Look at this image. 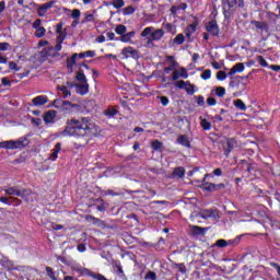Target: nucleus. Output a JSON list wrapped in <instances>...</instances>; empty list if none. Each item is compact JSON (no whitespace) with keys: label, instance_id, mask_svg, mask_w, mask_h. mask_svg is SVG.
<instances>
[{"label":"nucleus","instance_id":"nucleus-1","mask_svg":"<svg viewBox=\"0 0 280 280\" xmlns=\"http://www.w3.org/2000/svg\"><path fill=\"white\" fill-rule=\"evenodd\" d=\"M95 130V122L91 117L70 118L66 121L63 135L81 139L82 137H91Z\"/></svg>","mask_w":280,"mask_h":280},{"label":"nucleus","instance_id":"nucleus-2","mask_svg":"<svg viewBox=\"0 0 280 280\" xmlns=\"http://www.w3.org/2000/svg\"><path fill=\"white\" fill-rule=\"evenodd\" d=\"M0 148H4L5 150H23V148H27V138L21 137L19 140L0 142Z\"/></svg>","mask_w":280,"mask_h":280},{"label":"nucleus","instance_id":"nucleus-3","mask_svg":"<svg viewBox=\"0 0 280 280\" xmlns=\"http://www.w3.org/2000/svg\"><path fill=\"white\" fill-rule=\"evenodd\" d=\"M150 35L152 37V40H161V38L165 36V31H163V28H158L154 31L153 26H148L140 34L142 38H145Z\"/></svg>","mask_w":280,"mask_h":280},{"label":"nucleus","instance_id":"nucleus-4","mask_svg":"<svg viewBox=\"0 0 280 280\" xmlns=\"http://www.w3.org/2000/svg\"><path fill=\"white\" fill-rule=\"evenodd\" d=\"M207 178H209V174H206L202 178V180L200 182V189H202L203 191H220V189H224V187H226L224 184H213V183H209L207 182Z\"/></svg>","mask_w":280,"mask_h":280},{"label":"nucleus","instance_id":"nucleus-5","mask_svg":"<svg viewBox=\"0 0 280 280\" xmlns=\"http://www.w3.org/2000/svg\"><path fill=\"white\" fill-rule=\"evenodd\" d=\"M230 83H229V86H231V89H240V86H242L241 89V92H237L236 95H242V91H244V89H246V85L244 83H242V81L240 80H246V77H233V75H230Z\"/></svg>","mask_w":280,"mask_h":280},{"label":"nucleus","instance_id":"nucleus-6","mask_svg":"<svg viewBox=\"0 0 280 280\" xmlns=\"http://www.w3.org/2000/svg\"><path fill=\"white\" fill-rule=\"evenodd\" d=\"M121 56H124L125 59L132 58L133 60L141 58L139 50L135 49L132 46L125 47L121 50Z\"/></svg>","mask_w":280,"mask_h":280},{"label":"nucleus","instance_id":"nucleus-7","mask_svg":"<svg viewBox=\"0 0 280 280\" xmlns=\"http://www.w3.org/2000/svg\"><path fill=\"white\" fill-rule=\"evenodd\" d=\"M235 145H237V139L225 138V143L223 144L224 155L229 158V154L235 150Z\"/></svg>","mask_w":280,"mask_h":280},{"label":"nucleus","instance_id":"nucleus-8","mask_svg":"<svg viewBox=\"0 0 280 280\" xmlns=\"http://www.w3.org/2000/svg\"><path fill=\"white\" fill-rule=\"evenodd\" d=\"M206 31L208 34H211V36H220V26L218 25V21L212 20L208 22L206 25Z\"/></svg>","mask_w":280,"mask_h":280},{"label":"nucleus","instance_id":"nucleus-9","mask_svg":"<svg viewBox=\"0 0 280 280\" xmlns=\"http://www.w3.org/2000/svg\"><path fill=\"white\" fill-rule=\"evenodd\" d=\"M250 23L252 25H255L256 32L261 31V32H266V34L270 33V25L268 24V22L266 21L259 22L257 20H253Z\"/></svg>","mask_w":280,"mask_h":280},{"label":"nucleus","instance_id":"nucleus-10","mask_svg":"<svg viewBox=\"0 0 280 280\" xmlns=\"http://www.w3.org/2000/svg\"><path fill=\"white\" fill-rule=\"evenodd\" d=\"M113 272L117 275V277L124 278L126 273L124 272V266H121L120 260H112Z\"/></svg>","mask_w":280,"mask_h":280},{"label":"nucleus","instance_id":"nucleus-11","mask_svg":"<svg viewBox=\"0 0 280 280\" xmlns=\"http://www.w3.org/2000/svg\"><path fill=\"white\" fill-rule=\"evenodd\" d=\"M56 3V0H50L37 8V14L38 16H45L47 14L48 10H51L54 8V4Z\"/></svg>","mask_w":280,"mask_h":280},{"label":"nucleus","instance_id":"nucleus-12","mask_svg":"<svg viewBox=\"0 0 280 280\" xmlns=\"http://www.w3.org/2000/svg\"><path fill=\"white\" fill-rule=\"evenodd\" d=\"M78 65V52L72 54L71 57H68L66 60V67L69 73H73V67Z\"/></svg>","mask_w":280,"mask_h":280},{"label":"nucleus","instance_id":"nucleus-13","mask_svg":"<svg viewBox=\"0 0 280 280\" xmlns=\"http://www.w3.org/2000/svg\"><path fill=\"white\" fill-rule=\"evenodd\" d=\"M78 105L71 103L70 101H63V105L61 107V113L66 115H71L73 113V108H77Z\"/></svg>","mask_w":280,"mask_h":280},{"label":"nucleus","instance_id":"nucleus-14","mask_svg":"<svg viewBox=\"0 0 280 280\" xmlns=\"http://www.w3.org/2000/svg\"><path fill=\"white\" fill-rule=\"evenodd\" d=\"M49 102L47 95H38L32 100L33 106H45Z\"/></svg>","mask_w":280,"mask_h":280},{"label":"nucleus","instance_id":"nucleus-15","mask_svg":"<svg viewBox=\"0 0 280 280\" xmlns=\"http://www.w3.org/2000/svg\"><path fill=\"white\" fill-rule=\"evenodd\" d=\"M187 171L183 166L175 167L172 173V178L183 179Z\"/></svg>","mask_w":280,"mask_h":280},{"label":"nucleus","instance_id":"nucleus-16","mask_svg":"<svg viewBox=\"0 0 280 280\" xmlns=\"http://www.w3.org/2000/svg\"><path fill=\"white\" fill-rule=\"evenodd\" d=\"M62 151V143L57 142L55 144V148L52 149V153L49 156V161H57L58 160V154Z\"/></svg>","mask_w":280,"mask_h":280},{"label":"nucleus","instance_id":"nucleus-17","mask_svg":"<svg viewBox=\"0 0 280 280\" xmlns=\"http://www.w3.org/2000/svg\"><path fill=\"white\" fill-rule=\"evenodd\" d=\"M56 115H58V112H56V110L46 112L44 114L45 124H54V119H56Z\"/></svg>","mask_w":280,"mask_h":280},{"label":"nucleus","instance_id":"nucleus-18","mask_svg":"<svg viewBox=\"0 0 280 280\" xmlns=\"http://www.w3.org/2000/svg\"><path fill=\"white\" fill-rule=\"evenodd\" d=\"M244 69H246V67H244V63L238 62L234 65L232 69H230L228 75H235V73H242Z\"/></svg>","mask_w":280,"mask_h":280},{"label":"nucleus","instance_id":"nucleus-19","mask_svg":"<svg viewBox=\"0 0 280 280\" xmlns=\"http://www.w3.org/2000/svg\"><path fill=\"white\" fill-rule=\"evenodd\" d=\"M202 218H214L217 220V218H220V212L218 209L203 210Z\"/></svg>","mask_w":280,"mask_h":280},{"label":"nucleus","instance_id":"nucleus-20","mask_svg":"<svg viewBox=\"0 0 280 280\" xmlns=\"http://www.w3.org/2000/svg\"><path fill=\"white\" fill-rule=\"evenodd\" d=\"M207 233V228H200L198 225H194L191 228V236L192 237H198L200 235H205Z\"/></svg>","mask_w":280,"mask_h":280},{"label":"nucleus","instance_id":"nucleus-21","mask_svg":"<svg viewBox=\"0 0 280 280\" xmlns=\"http://www.w3.org/2000/svg\"><path fill=\"white\" fill-rule=\"evenodd\" d=\"M177 143H179V145H183L184 148H191V141H189L187 135H180L177 138Z\"/></svg>","mask_w":280,"mask_h":280},{"label":"nucleus","instance_id":"nucleus-22","mask_svg":"<svg viewBox=\"0 0 280 280\" xmlns=\"http://www.w3.org/2000/svg\"><path fill=\"white\" fill-rule=\"evenodd\" d=\"M0 266H2V268H8V270H10L12 268V261H10V258L0 254Z\"/></svg>","mask_w":280,"mask_h":280},{"label":"nucleus","instance_id":"nucleus-23","mask_svg":"<svg viewBox=\"0 0 280 280\" xmlns=\"http://www.w3.org/2000/svg\"><path fill=\"white\" fill-rule=\"evenodd\" d=\"M4 194L7 196H18V197L21 196V191L16 186L4 189Z\"/></svg>","mask_w":280,"mask_h":280},{"label":"nucleus","instance_id":"nucleus-24","mask_svg":"<svg viewBox=\"0 0 280 280\" xmlns=\"http://www.w3.org/2000/svg\"><path fill=\"white\" fill-rule=\"evenodd\" d=\"M136 34H137V32H135V31L125 33L124 35L120 36L121 43H130V40H132V38H135Z\"/></svg>","mask_w":280,"mask_h":280},{"label":"nucleus","instance_id":"nucleus-25","mask_svg":"<svg viewBox=\"0 0 280 280\" xmlns=\"http://www.w3.org/2000/svg\"><path fill=\"white\" fill-rule=\"evenodd\" d=\"M77 93H79V95H86V93H89V83L77 85Z\"/></svg>","mask_w":280,"mask_h":280},{"label":"nucleus","instance_id":"nucleus-26","mask_svg":"<svg viewBox=\"0 0 280 280\" xmlns=\"http://www.w3.org/2000/svg\"><path fill=\"white\" fill-rule=\"evenodd\" d=\"M33 191L30 188L20 189L19 198H23V200H27L28 196H32Z\"/></svg>","mask_w":280,"mask_h":280},{"label":"nucleus","instance_id":"nucleus-27","mask_svg":"<svg viewBox=\"0 0 280 280\" xmlns=\"http://www.w3.org/2000/svg\"><path fill=\"white\" fill-rule=\"evenodd\" d=\"M63 104H65V101H62V98H56L55 101H52L50 105H48V107L59 108L61 110Z\"/></svg>","mask_w":280,"mask_h":280},{"label":"nucleus","instance_id":"nucleus-28","mask_svg":"<svg viewBox=\"0 0 280 280\" xmlns=\"http://www.w3.org/2000/svg\"><path fill=\"white\" fill-rule=\"evenodd\" d=\"M103 115H105V117H108V119H113V117L117 115V110L114 107H108L103 112Z\"/></svg>","mask_w":280,"mask_h":280},{"label":"nucleus","instance_id":"nucleus-29","mask_svg":"<svg viewBox=\"0 0 280 280\" xmlns=\"http://www.w3.org/2000/svg\"><path fill=\"white\" fill-rule=\"evenodd\" d=\"M75 80H78V82H82L83 84H86L88 80H86V75L84 74V70L80 69L77 72Z\"/></svg>","mask_w":280,"mask_h":280},{"label":"nucleus","instance_id":"nucleus-30","mask_svg":"<svg viewBox=\"0 0 280 280\" xmlns=\"http://www.w3.org/2000/svg\"><path fill=\"white\" fill-rule=\"evenodd\" d=\"M178 67V62L177 61H173L171 62L170 67H165L164 68V75H170L171 71H176L175 69Z\"/></svg>","mask_w":280,"mask_h":280},{"label":"nucleus","instance_id":"nucleus-31","mask_svg":"<svg viewBox=\"0 0 280 280\" xmlns=\"http://www.w3.org/2000/svg\"><path fill=\"white\" fill-rule=\"evenodd\" d=\"M58 91H61L63 93V98L67 100V97H71V91H69V88L67 85H58Z\"/></svg>","mask_w":280,"mask_h":280},{"label":"nucleus","instance_id":"nucleus-32","mask_svg":"<svg viewBox=\"0 0 280 280\" xmlns=\"http://www.w3.org/2000/svg\"><path fill=\"white\" fill-rule=\"evenodd\" d=\"M173 268H177L178 272H180L182 275H185L187 272V266H185L184 262H174Z\"/></svg>","mask_w":280,"mask_h":280},{"label":"nucleus","instance_id":"nucleus-33","mask_svg":"<svg viewBox=\"0 0 280 280\" xmlns=\"http://www.w3.org/2000/svg\"><path fill=\"white\" fill-rule=\"evenodd\" d=\"M82 23H95V14L86 12L84 14V19L82 20Z\"/></svg>","mask_w":280,"mask_h":280},{"label":"nucleus","instance_id":"nucleus-34","mask_svg":"<svg viewBox=\"0 0 280 280\" xmlns=\"http://www.w3.org/2000/svg\"><path fill=\"white\" fill-rule=\"evenodd\" d=\"M115 32L116 34H118V36H124L126 32H128V28L126 27V25L119 24L116 26Z\"/></svg>","mask_w":280,"mask_h":280},{"label":"nucleus","instance_id":"nucleus-35","mask_svg":"<svg viewBox=\"0 0 280 280\" xmlns=\"http://www.w3.org/2000/svg\"><path fill=\"white\" fill-rule=\"evenodd\" d=\"M234 106L238 110H246V104L241 98H237L236 101H234Z\"/></svg>","mask_w":280,"mask_h":280},{"label":"nucleus","instance_id":"nucleus-36","mask_svg":"<svg viewBox=\"0 0 280 280\" xmlns=\"http://www.w3.org/2000/svg\"><path fill=\"white\" fill-rule=\"evenodd\" d=\"M198 30V22H195L192 24H189L185 32H188V34H196V31Z\"/></svg>","mask_w":280,"mask_h":280},{"label":"nucleus","instance_id":"nucleus-37","mask_svg":"<svg viewBox=\"0 0 280 280\" xmlns=\"http://www.w3.org/2000/svg\"><path fill=\"white\" fill-rule=\"evenodd\" d=\"M163 27L168 32V34H176V26H174L172 23L163 24Z\"/></svg>","mask_w":280,"mask_h":280},{"label":"nucleus","instance_id":"nucleus-38","mask_svg":"<svg viewBox=\"0 0 280 280\" xmlns=\"http://www.w3.org/2000/svg\"><path fill=\"white\" fill-rule=\"evenodd\" d=\"M151 148L155 151H161L163 148V142H161L160 140H153L151 143Z\"/></svg>","mask_w":280,"mask_h":280},{"label":"nucleus","instance_id":"nucleus-39","mask_svg":"<svg viewBox=\"0 0 280 280\" xmlns=\"http://www.w3.org/2000/svg\"><path fill=\"white\" fill-rule=\"evenodd\" d=\"M173 43H174L175 45H183V43H185V35H183V34H177V35L175 36V38L173 39Z\"/></svg>","mask_w":280,"mask_h":280},{"label":"nucleus","instance_id":"nucleus-40","mask_svg":"<svg viewBox=\"0 0 280 280\" xmlns=\"http://www.w3.org/2000/svg\"><path fill=\"white\" fill-rule=\"evenodd\" d=\"M35 37L36 38H43V36H45V34H47V30L45 27H39V28H35Z\"/></svg>","mask_w":280,"mask_h":280},{"label":"nucleus","instance_id":"nucleus-41","mask_svg":"<svg viewBox=\"0 0 280 280\" xmlns=\"http://www.w3.org/2000/svg\"><path fill=\"white\" fill-rule=\"evenodd\" d=\"M184 89L188 95H194V93H196V86L194 84H191L189 81H188L187 86Z\"/></svg>","mask_w":280,"mask_h":280},{"label":"nucleus","instance_id":"nucleus-42","mask_svg":"<svg viewBox=\"0 0 280 280\" xmlns=\"http://www.w3.org/2000/svg\"><path fill=\"white\" fill-rule=\"evenodd\" d=\"M214 246H217V248H226V246H229V242H226V240H218L214 244Z\"/></svg>","mask_w":280,"mask_h":280},{"label":"nucleus","instance_id":"nucleus-43","mask_svg":"<svg viewBox=\"0 0 280 280\" xmlns=\"http://www.w3.org/2000/svg\"><path fill=\"white\" fill-rule=\"evenodd\" d=\"M187 84H189V81L178 80L175 81L174 86H176V89H185Z\"/></svg>","mask_w":280,"mask_h":280},{"label":"nucleus","instance_id":"nucleus-44","mask_svg":"<svg viewBox=\"0 0 280 280\" xmlns=\"http://www.w3.org/2000/svg\"><path fill=\"white\" fill-rule=\"evenodd\" d=\"M226 95V89L219 86L215 89V96L217 97H224Z\"/></svg>","mask_w":280,"mask_h":280},{"label":"nucleus","instance_id":"nucleus-45","mask_svg":"<svg viewBox=\"0 0 280 280\" xmlns=\"http://www.w3.org/2000/svg\"><path fill=\"white\" fill-rule=\"evenodd\" d=\"M112 5H114V8L116 10H120V8H124V5H126V1H124V0H114Z\"/></svg>","mask_w":280,"mask_h":280},{"label":"nucleus","instance_id":"nucleus-46","mask_svg":"<svg viewBox=\"0 0 280 280\" xmlns=\"http://www.w3.org/2000/svg\"><path fill=\"white\" fill-rule=\"evenodd\" d=\"M145 43L143 45V47H147V49H152L153 47H155L154 45V39H152V37L150 36V38H144Z\"/></svg>","mask_w":280,"mask_h":280},{"label":"nucleus","instance_id":"nucleus-47","mask_svg":"<svg viewBox=\"0 0 280 280\" xmlns=\"http://www.w3.org/2000/svg\"><path fill=\"white\" fill-rule=\"evenodd\" d=\"M97 211H101L104 213V211H107L108 209V203L104 202V200H101V203L96 206Z\"/></svg>","mask_w":280,"mask_h":280},{"label":"nucleus","instance_id":"nucleus-48","mask_svg":"<svg viewBox=\"0 0 280 280\" xmlns=\"http://www.w3.org/2000/svg\"><path fill=\"white\" fill-rule=\"evenodd\" d=\"M223 3L228 5V10H233L237 5V0H223Z\"/></svg>","mask_w":280,"mask_h":280},{"label":"nucleus","instance_id":"nucleus-49","mask_svg":"<svg viewBox=\"0 0 280 280\" xmlns=\"http://www.w3.org/2000/svg\"><path fill=\"white\" fill-rule=\"evenodd\" d=\"M200 126H201L202 130H211V122H209V120H207L205 118L201 119Z\"/></svg>","mask_w":280,"mask_h":280},{"label":"nucleus","instance_id":"nucleus-50","mask_svg":"<svg viewBox=\"0 0 280 280\" xmlns=\"http://www.w3.org/2000/svg\"><path fill=\"white\" fill-rule=\"evenodd\" d=\"M145 280H156V272L149 270L145 276H144Z\"/></svg>","mask_w":280,"mask_h":280},{"label":"nucleus","instance_id":"nucleus-51","mask_svg":"<svg viewBox=\"0 0 280 280\" xmlns=\"http://www.w3.org/2000/svg\"><path fill=\"white\" fill-rule=\"evenodd\" d=\"M256 60L260 65V67H268V61L265 60L264 56H256Z\"/></svg>","mask_w":280,"mask_h":280},{"label":"nucleus","instance_id":"nucleus-52","mask_svg":"<svg viewBox=\"0 0 280 280\" xmlns=\"http://www.w3.org/2000/svg\"><path fill=\"white\" fill-rule=\"evenodd\" d=\"M201 80H211V70H205L201 75H200Z\"/></svg>","mask_w":280,"mask_h":280},{"label":"nucleus","instance_id":"nucleus-53","mask_svg":"<svg viewBox=\"0 0 280 280\" xmlns=\"http://www.w3.org/2000/svg\"><path fill=\"white\" fill-rule=\"evenodd\" d=\"M133 12H136V9L131 5L124 9L125 16H130Z\"/></svg>","mask_w":280,"mask_h":280},{"label":"nucleus","instance_id":"nucleus-54","mask_svg":"<svg viewBox=\"0 0 280 280\" xmlns=\"http://www.w3.org/2000/svg\"><path fill=\"white\" fill-rule=\"evenodd\" d=\"M246 172H248V174H253L257 172V164L256 163L248 164Z\"/></svg>","mask_w":280,"mask_h":280},{"label":"nucleus","instance_id":"nucleus-55","mask_svg":"<svg viewBox=\"0 0 280 280\" xmlns=\"http://www.w3.org/2000/svg\"><path fill=\"white\" fill-rule=\"evenodd\" d=\"M226 75H228L226 72L221 70V71L217 72V80L222 82V81L226 80Z\"/></svg>","mask_w":280,"mask_h":280},{"label":"nucleus","instance_id":"nucleus-56","mask_svg":"<svg viewBox=\"0 0 280 280\" xmlns=\"http://www.w3.org/2000/svg\"><path fill=\"white\" fill-rule=\"evenodd\" d=\"M46 272L50 279L56 280V272H54V268L46 267Z\"/></svg>","mask_w":280,"mask_h":280},{"label":"nucleus","instance_id":"nucleus-57","mask_svg":"<svg viewBox=\"0 0 280 280\" xmlns=\"http://www.w3.org/2000/svg\"><path fill=\"white\" fill-rule=\"evenodd\" d=\"M158 98L160 100L162 106H168L170 98L167 96H158Z\"/></svg>","mask_w":280,"mask_h":280},{"label":"nucleus","instance_id":"nucleus-58","mask_svg":"<svg viewBox=\"0 0 280 280\" xmlns=\"http://www.w3.org/2000/svg\"><path fill=\"white\" fill-rule=\"evenodd\" d=\"M81 15H82V12L80 11V9L72 10V19L80 20Z\"/></svg>","mask_w":280,"mask_h":280},{"label":"nucleus","instance_id":"nucleus-59","mask_svg":"<svg viewBox=\"0 0 280 280\" xmlns=\"http://www.w3.org/2000/svg\"><path fill=\"white\" fill-rule=\"evenodd\" d=\"M58 36H57V43H65V38H67V33L63 32V33H57Z\"/></svg>","mask_w":280,"mask_h":280},{"label":"nucleus","instance_id":"nucleus-60","mask_svg":"<svg viewBox=\"0 0 280 280\" xmlns=\"http://www.w3.org/2000/svg\"><path fill=\"white\" fill-rule=\"evenodd\" d=\"M8 49H10V43L8 42H0V51H8Z\"/></svg>","mask_w":280,"mask_h":280},{"label":"nucleus","instance_id":"nucleus-61","mask_svg":"<svg viewBox=\"0 0 280 280\" xmlns=\"http://www.w3.org/2000/svg\"><path fill=\"white\" fill-rule=\"evenodd\" d=\"M179 78H180V71L175 69V70L173 71V74H172V80H173L174 82H177Z\"/></svg>","mask_w":280,"mask_h":280},{"label":"nucleus","instance_id":"nucleus-62","mask_svg":"<svg viewBox=\"0 0 280 280\" xmlns=\"http://www.w3.org/2000/svg\"><path fill=\"white\" fill-rule=\"evenodd\" d=\"M9 69H11V71H20L19 65L14 61L9 62Z\"/></svg>","mask_w":280,"mask_h":280},{"label":"nucleus","instance_id":"nucleus-63","mask_svg":"<svg viewBox=\"0 0 280 280\" xmlns=\"http://www.w3.org/2000/svg\"><path fill=\"white\" fill-rule=\"evenodd\" d=\"M207 104L208 106H215V104H218V100H215L214 97H208Z\"/></svg>","mask_w":280,"mask_h":280},{"label":"nucleus","instance_id":"nucleus-64","mask_svg":"<svg viewBox=\"0 0 280 280\" xmlns=\"http://www.w3.org/2000/svg\"><path fill=\"white\" fill-rule=\"evenodd\" d=\"M269 266L271 268H275L277 270V272H278V277H280V266H279V264L270 261Z\"/></svg>","mask_w":280,"mask_h":280}]
</instances>
